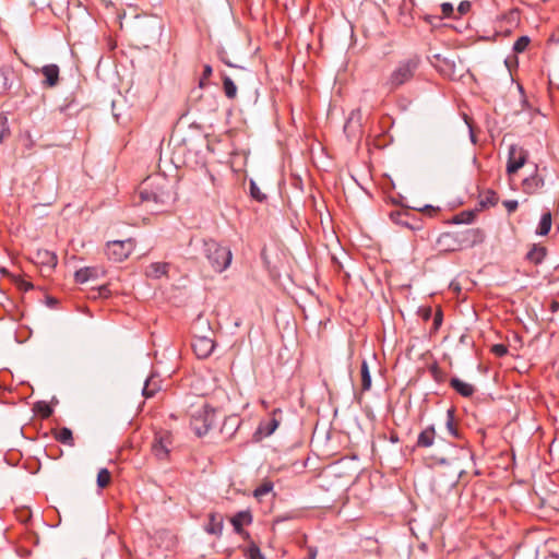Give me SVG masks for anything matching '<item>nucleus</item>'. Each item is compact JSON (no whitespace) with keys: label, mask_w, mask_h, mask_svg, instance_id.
Listing matches in <instances>:
<instances>
[{"label":"nucleus","mask_w":559,"mask_h":559,"mask_svg":"<svg viewBox=\"0 0 559 559\" xmlns=\"http://www.w3.org/2000/svg\"><path fill=\"white\" fill-rule=\"evenodd\" d=\"M282 418V411L280 408H275L271 413V417L266 420H262L259 424L255 435H260L261 437L271 436L280 426Z\"/></svg>","instance_id":"nucleus-11"},{"label":"nucleus","mask_w":559,"mask_h":559,"mask_svg":"<svg viewBox=\"0 0 559 559\" xmlns=\"http://www.w3.org/2000/svg\"><path fill=\"white\" fill-rule=\"evenodd\" d=\"M473 219V214L472 213H461L460 215H456L455 218H454V222L460 224V223H471Z\"/></svg>","instance_id":"nucleus-42"},{"label":"nucleus","mask_w":559,"mask_h":559,"mask_svg":"<svg viewBox=\"0 0 559 559\" xmlns=\"http://www.w3.org/2000/svg\"><path fill=\"white\" fill-rule=\"evenodd\" d=\"M528 153L522 146L513 144L509 148V156L507 163V173L509 175L515 174L526 163Z\"/></svg>","instance_id":"nucleus-9"},{"label":"nucleus","mask_w":559,"mask_h":559,"mask_svg":"<svg viewBox=\"0 0 559 559\" xmlns=\"http://www.w3.org/2000/svg\"><path fill=\"white\" fill-rule=\"evenodd\" d=\"M457 483V476H453L450 479H445V474L439 473L432 481V488L439 496H443L447 492L455 488Z\"/></svg>","instance_id":"nucleus-13"},{"label":"nucleus","mask_w":559,"mask_h":559,"mask_svg":"<svg viewBox=\"0 0 559 559\" xmlns=\"http://www.w3.org/2000/svg\"><path fill=\"white\" fill-rule=\"evenodd\" d=\"M435 438H436L435 427L429 426L418 435L416 445L418 448H429L433 444Z\"/></svg>","instance_id":"nucleus-20"},{"label":"nucleus","mask_w":559,"mask_h":559,"mask_svg":"<svg viewBox=\"0 0 559 559\" xmlns=\"http://www.w3.org/2000/svg\"><path fill=\"white\" fill-rule=\"evenodd\" d=\"M419 67V58L413 57L399 62L396 68L391 72L385 85L390 92H393L402 85L408 83Z\"/></svg>","instance_id":"nucleus-4"},{"label":"nucleus","mask_w":559,"mask_h":559,"mask_svg":"<svg viewBox=\"0 0 559 559\" xmlns=\"http://www.w3.org/2000/svg\"><path fill=\"white\" fill-rule=\"evenodd\" d=\"M503 205L507 209L508 213L511 214L516 211L519 203L516 200H506L503 202Z\"/></svg>","instance_id":"nucleus-44"},{"label":"nucleus","mask_w":559,"mask_h":559,"mask_svg":"<svg viewBox=\"0 0 559 559\" xmlns=\"http://www.w3.org/2000/svg\"><path fill=\"white\" fill-rule=\"evenodd\" d=\"M111 475L107 468L99 469L97 474V486L99 488H105L110 484Z\"/></svg>","instance_id":"nucleus-34"},{"label":"nucleus","mask_w":559,"mask_h":559,"mask_svg":"<svg viewBox=\"0 0 559 559\" xmlns=\"http://www.w3.org/2000/svg\"><path fill=\"white\" fill-rule=\"evenodd\" d=\"M160 380L157 376H151L146 379L142 394L145 399L154 397L160 391Z\"/></svg>","instance_id":"nucleus-19"},{"label":"nucleus","mask_w":559,"mask_h":559,"mask_svg":"<svg viewBox=\"0 0 559 559\" xmlns=\"http://www.w3.org/2000/svg\"><path fill=\"white\" fill-rule=\"evenodd\" d=\"M530 43H531V38L528 36L519 37L513 45L514 52H516V53L524 52L526 50V48L528 47Z\"/></svg>","instance_id":"nucleus-35"},{"label":"nucleus","mask_w":559,"mask_h":559,"mask_svg":"<svg viewBox=\"0 0 559 559\" xmlns=\"http://www.w3.org/2000/svg\"><path fill=\"white\" fill-rule=\"evenodd\" d=\"M547 255L546 247L534 243L525 255V260L535 265L540 264Z\"/></svg>","instance_id":"nucleus-16"},{"label":"nucleus","mask_w":559,"mask_h":559,"mask_svg":"<svg viewBox=\"0 0 559 559\" xmlns=\"http://www.w3.org/2000/svg\"><path fill=\"white\" fill-rule=\"evenodd\" d=\"M10 135V130L8 127V118L0 114V143H3V141Z\"/></svg>","instance_id":"nucleus-37"},{"label":"nucleus","mask_w":559,"mask_h":559,"mask_svg":"<svg viewBox=\"0 0 559 559\" xmlns=\"http://www.w3.org/2000/svg\"><path fill=\"white\" fill-rule=\"evenodd\" d=\"M34 411L37 415H39L44 419L49 418L53 413L52 407L45 401L37 402L34 405Z\"/></svg>","instance_id":"nucleus-29"},{"label":"nucleus","mask_w":559,"mask_h":559,"mask_svg":"<svg viewBox=\"0 0 559 559\" xmlns=\"http://www.w3.org/2000/svg\"><path fill=\"white\" fill-rule=\"evenodd\" d=\"M441 11L444 17H449L453 13V7L449 2H444L441 4Z\"/></svg>","instance_id":"nucleus-45"},{"label":"nucleus","mask_w":559,"mask_h":559,"mask_svg":"<svg viewBox=\"0 0 559 559\" xmlns=\"http://www.w3.org/2000/svg\"><path fill=\"white\" fill-rule=\"evenodd\" d=\"M471 10V2L468 1H462L459 7H457V11L460 12V14H466L468 11Z\"/></svg>","instance_id":"nucleus-46"},{"label":"nucleus","mask_w":559,"mask_h":559,"mask_svg":"<svg viewBox=\"0 0 559 559\" xmlns=\"http://www.w3.org/2000/svg\"><path fill=\"white\" fill-rule=\"evenodd\" d=\"M169 264L166 262H154L146 269V275L152 278H160L167 275Z\"/></svg>","instance_id":"nucleus-21"},{"label":"nucleus","mask_w":559,"mask_h":559,"mask_svg":"<svg viewBox=\"0 0 559 559\" xmlns=\"http://www.w3.org/2000/svg\"><path fill=\"white\" fill-rule=\"evenodd\" d=\"M191 346L198 358L204 359L213 353L215 343L207 336H194Z\"/></svg>","instance_id":"nucleus-12"},{"label":"nucleus","mask_w":559,"mask_h":559,"mask_svg":"<svg viewBox=\"0 0 559 559\" xmlns=\"http://www.w3.org/2000/svg\"><path fill=\"white\" fill-rule=\"evenodd\" d=\"M442 324V311L441 310H438L436 313H435V317H433V322H432V329L433 331H438L439 328L441 326Z\"/></svg>","instance_id":"nucleus-43"},{"label":"nucleus","mask_w":559,"mask_h":559,"mask_svg":"<svg viewBox=\"0 0 559 559\" xmlns=\"http://www.w3.org/2000/svg\"><path fill=\"white\" fill-rule=\"evenodd\" d=\"M13 69L11 67L0 68V94L7 92L12 84Z\"/></svg>","instance_id":"nucleus-23"},{"label":"nucleus","mask_w":559,"mask_h":559,"mask_svg":"<svg viewBox=\"0 0 559 559\" xmlns=\"http://www.w3.org/2000/svg\"><path fill=\"white\" fill-rule=\"evenodd\" d=\"M356 126L358 129L361 128V110L355 109L350 112L347 122L345 124V131Z\"/></svg>","instance_id":"nucleus-30"},{"label":"nucleus","mask_w":559,"mask_h":559,"mask_svg":"<svg viewBox=\"0 0 559 559\" xmlns=\"http://www.w3.org/2000/svg\"><path fill=\"white\" fill-rule=\"evenodd\" d=\"M53 437L57 441H59L62 444L73 447L74 445V438L72 430L70 428L63 427L59 430H56L53 432Z\"/></svg>","instance_id":"nucleus-24"},{"label":"nucleus","mask_w":559,"mask_h":559,"mask_svg":"<svg viewBox=\"0 0 559 559\" xmlns=\"http://www.w3.org/2000/svg\"><path fill=\"white\" fill-rule=\"evenodd\" d=\"M173 445V436L167 430L157 431L151 444V451L158 461H167Z\"/></svg>","instance_id":"nucleus-6"},{"label":"nucleus","mask_w":559,"mask_h":559,"mask_svg":"<svg viewBox=\"0 0 559 559\" xmlns=\"http://www.w3.org/2000/svg\"><path fill=\"white\" fill-rule=\"evenodd\" d=\"M33 288V285L31 283H25V289Z\"/></svg>","instance_id":"nucleus-50"},{"label":"nucleus","mask_w":559,"mask_h":559,"mask_svg":"<svg viewBox=\"0 0 559 559\" xmlns=\"http://www.w3.org/2000/svg\"><path fill=\"white\" fill-rule=\"evenodd\" d=\"M491 352L498 357H503L508 353V347L504 344H495Z\"/></svg>","instance_id":"nucleus-41"},{"label":"nucleus","mask_w":559,"mask_h":559,"mask_svg":"<svg viewBox=\"0 0 559 559\" xmlns=\"http://www.w3.org/2000/svg\"><path fill=\"white\" fill-rule=\"evenodd\" d=\"M273 489V484L271 481H264L259 487H257L253 491V496L258 499L267 495Z\"/></svg>","instance_id":"nucleus-36"},{"label":"nucleus","mask_w":559,"mask_h":559,"mask_svg":"<svg viewBox=\"0 0 559 559\" xmlns=\"http://www.w3.org/2000/svg\"><path fill=\"white\" fill-rule=\"evenodd\" d=\"M316 557H317V549L314 547H309L308 556L305 557L304 559H316Z\"/></svg>","instance_id":"nucleus-47"},{"label":"nucleus","mask_w":559,"mask_h":559,"mask_svg":"<svg viewBox=\"0 0 559 559\" xmlns=\"http://www.w3.org/2000/svg\"><path fill=\"white\" fill-rule=\"evenodd\" d=\"M36 260L39 264L49 269H55L58 264V257L55 252L47 249H39L36 252Z\"/></svg>","instance_id":"nucleus-17"},{"label":"nucleus","mask_w":559,"mask_h":559,"mask_svg":"<svg viewBox=\"0 0 559 559\" xmlns=\"http://www.w3.org/2000/svg\"><path fill=\"white\" fill-rule=\"evenodd\" d=\"M450 386L463 397H469L475 393V386L473 384L464 382L459 378H452L450 380Z\"/></svg>","instance_id":"nucleus-18"},{"label":"nucleus","mask_w":559,"mask_h":559,"mask_svg":"<svg viewBox=\"0 0 559 559\" xmlns=\"http://www.w3.org/2000/svg\"><path fill=\"white\" fill-rule=\"evenodd\" d=\"M224 528L223 515L212 512L209 514V523L205 526V531L215 536H222Z\"/></svg>","instance_id":"nucleus-15"},{"label":"nucleus","mask_w":559,"mask_h":559,"mask_svg":"<svg viewBox=\"0 0 559 559\" xmlns=\"http://www.w3.org/2000/svg\"><path fill=\"white\" fill-rule=\"evenodd\" d=\"M545 185V180L543 177H538L537 175H534L530 178H526L523 180V189L526 193H534L538 189H542Z\"/></svg>","instance_id":"nucleus-22"},{"label":"nucleus","mask_w":559,"mask_h":559,"mask_svg":"<svg viewBox=\"0 0 559 559\" xmlns=\"http://www.w3.org/2000/svg\"><path fill=\"white\" fill-rule=\"evenodd\" d=\"M95 270L93 267H82L74 274L76 283L83 284L94 276Z\"/></svg>","instance_id":"nucleus-31"},{"label":"nucleus","mask_w":559,"mask_h":559,"mask_svg":"<svg viewBox=\"0 0 559 559\" xmlns=\"http://www.w3.org/2000/svg\"><path fill=\"white\" fill-rule=\"evenodd\" d=\"M361 390L369 391L371 388V376L366 360H362L360 368Z\"/></svg>","instance_id":"nucleus-26"},{"label":"nucleus","mask_w":559,"mask_h":559,"mask_svg":"<svg viewBox=\"0 0 559 559\" xmlns=\"http://www.w3.org/2000/svg\"><path fill=\"white\" fill-rule=\"evenodd\" d=\"M223 90L228 99L236 98L237 86L228 75H223Z\"/></svg>","instance_id":"nucleus-27"},{"label":"nucleus","mask_w":559,"mask_h":559,"mask_svg":"<svg viewBox=\"0 0 559 559\" xmlns=\"http://www.w3.org/2000/svg\"><path fill=\"white\" fill-rule=\"evenodd\" d=\"M439 20V17L437 16H432V15H427L425 16V21L428 22L429 24L433 25V22Z\"/></svg>","instance_id":"nucleus-48"},{"label":"nucleus","mask_w":559,"mask_h":559,"mask_svg":"<svg viewBox=\"0 0 559 559\" xmlns=\"http://www.w3.org/2000/svg\"><path fill=\"white\" fill-rule=\"evenodd\" d=\"M429 372L436 382L443 383L447 381L448 374L438 366V364H432L429 367Z\"/></svg>","instance_id":"nucleus-32"},{"label":"nucleus","mask_w":559,"mask_h":559,"mask_svg":"<svg viewBox=\"0 0 559 559\" xmlns=\"http://www.w3.org/2000/svg\"><path fill=\"white\" fill-rule=\"evenodd\" d=\"M390 218L396 225L404 226L411 230H421L423 219L412 213L408 209L395 210L390 213Z\"/></svg>","instance_id":"nucleus-8"},{"label":"nucleus","mask_w":559,"mask_h":559,"mask_svg":"<svg viewBox=\"0 0 559 559\" xmlns=\"http://www.w3.org/2000/svg\"><path fill=\"white\" fill-rule=\"evenodd\" d=\"M391 440L395 442V441H397V438L396 437H392Z\"/></svg>","instance_id":"nucleus-52"},{"label":"nucleus","mask_w":559,"mask_h":559,"mask_svg":"<svg viewBox=\"0 0 559 559\" xmlns=\"http://www.w3.org/2000/svg\"><path fill=\"white\" fill-rule=\"evenodd\" d=\"M252 521L253 516L250 510L239 511L230 518L235 533L240 535L243 539L250 538V534L243 530V526L250 525Z\"/></svg>","instance_id":"nucleus-10"},{"label":"nucleus","mask_w":559,"mask_h":559,"mask_svg":"<svg viewBox=\"0 0 559 559\" xmlns=\"http://www.w3.org/2000/svg\"><path fill=\"white\" fill-rule=\"evenodd\" d=\"M445 425H447L448 431L450 432L451 436H453L454 438H460L459 430L454 423V409L453 408H449L447 412Z\"/></svg>","instance_id":"nucleus-33"},{"label":"nucleus","mask_w":559,"mask_h":559,"mask_svg":"<svg viewBox=\"0 0 559 559\" xmlns=\"http://www.w3.org/2000/svg\"><path fill=\"white\" fill-rule=\"evenodd\" d=\"M213 69L210 64H204L202 75L199 80V87L204 88L207 85V80L211 78Z\"/></svg>","instance_id":"nucleus-38"},{"label":"nucleus","mask_w":559,"mask_h":559,"mask_svg":"<svg viewBox=\"0 0 559 559\" xmlns=\"http://www.w3.org/2000/svg\"><path fill=\"white\" fill-rule=\"evenodd\" d=\"M40 73L44 75L45 80L43 81L44 87H55L59 84L60 81V70L59 67L55 63L46 64L40 69Z\"/></svg>","instance_id":"nucleus-14"},{"label":"nucleus","mask_w":559,"mask_h":559,"mask_svg":"<svg viewBox=\"0 0 559 559\" xmlns=\"http://www.w3.org/2000/svg\"><path fill=\"white\" fill-rule=\"evenodd\" d=\"M419 211L421 212H433L435 209L430 205H426L424 209H420Z\"/></svg>","instance_id":"nucleus-49"},{"label":"nucleus","mask_w":559,"mask_h":559,"mask_svg":"<svg viewBox=\"0 0 559 559\" xmlns=\"http://www.w3.org/2000/svg\"><path fill=\"white\" fill-rule=\"evenodd\" d=\"M247 557H248L249 559H264V558H263V556H262V554H261L260 548H259L257 545H254V544H252V545L248 548V550H247Z\"/></svg>","instance_id":"nucleus-40"},{"label":"nucleus","mask_w":559,"mask_h":559,"mask_svg":"<svg viewBox=\"0 0 559 559\" xmlns=\"http://www.w3.org/2000/svg\"><path fill=\"white\" fill-rule=\"evenodd\" d=\"M135 243L132 239L108 241L106 254L114 262H122L134 250Z\"/></svg>","instance_id":"nucleus-7"},{"label":"nucleus","mask_w":559,"mask_h":559,"mask_svg":"<svg viewBox=\"0 0 559 559\" xmlns=\"http://www.w3.org/2000/svg\"><path fill=\"white\" fill-rule=\"evenodd\" d=\"M250 193L251 197L259 202H262L266 199V195L261 192L260 188L252 180L250 181Z\"/></svg>","instance_id":"nucleus-39"},{"label":"nucleus","mask_w":559,"mask_h":559,"mask_svg":"<svg viewBox=\"0 0 559 559\" xmlns=\"http://www.w3.org/2000/svg\"><path fill=\"white\" fill-rule=\"evenodd\" d=\"M215 423V409L204 404L191 415L190 426L199 437L204 436Z\"/></svg>","instance_id":"nucleus-5"},{"label":"nucleus","mask_w":559,"mask_h":559,"mask_svg":"<svg viewBox=\"0 0 559 559\" xmlns=\"http://www.w3.org/2000/svg\"><path fill=\"white\" fill-rule=\"evenodd\" d=\"M551 229V213L549 211L543 213L536 234L539 236H546Z\"/></svg>","instance_id":"nucleus-25"},{"label":"nucleus","mask_w":559,"mask_h":559,"mask_svg":"<svg viewBox=\"0 0 559 559\" xmlns=\"http://www.w3.org/2000/svg\"><path fill=\"white\" fill-rule=\"evenodd\" d=\"M477 235L474 228L457 233L445 231L438 237L436 246L440 252L459 251L475 246Z\"/></svg>","instance_id":"nucleus-2"},{"label":"nucleus","mask_w":559,"mask_h":559,"mask_svg":"<svg viewBox=\"0 0 559 559\" xmlns=\"http://www.w3.org/2000/svg\"><path fill=\"white\" fill-rule=\"evenodd\" d=\"M223 61L226 63V66H228V67H233V64H231L229 61H226V60H224V59H223Z\"/></svg>","instance_id":"nucleus-51"},{"label":"nucleus","mask_w":559,"mask_h":559,"mask_svg":"<svg viewBox=\"0 0 559 559\" xmlns=\"http://www.w3.org/2000/svg\"><path fill=\"white\" fill-rule=\"evenodd\" d=\"M498 200V194L493 190L489 189L480 197L479 204L481 207H489L496 205Z\"/></svg>","instance_id":"nucleus-28"},{"label":"nucleus","mask_w":559,"mask_h":559,"mask_svg":"<svg viewBox=\"0 0 559 559\" xmlns=\"http://www.w3.org/2000/svg\"><path fill=\"white\" fill-rule=\"evenodd\" d=\"M201 242L203 254L211 267L217 273L224 272L231 263V250L214 239H203Z\"/></svg>","instance_id":"nucleus-3"},{"label":"nucleus","mask_w":559,"mask_h":559,"mask_svg":"<svg viewBox=\"0 0 559 559\" xmlns=\"http://www.w3.org/2000/svg\"><path fill=\"white\" fill-rule=\"evenodd\" d=\"M138 195L136 204H144L147 211L156 214L174 201L173 185L160 175L150 176L140 185Z\"/></svg>","instance_id":"nucleus-1"}]
</instances>
